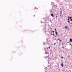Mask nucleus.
Masks as SVG:
<instances>
[{
  "mask_svg": "<svg viewBox=\"0 0 72 72\" xmlns=\"http://www.w3.org/2000/svg\"><path fill=\"white\" fill-rule=\"evenodd\" d=\"M70 41H71V42H72V39L71 38L70 39Z\"/></svg>",
  "mask_w": 72,
  "mask_h": 72,
  "instance_id": "f257e3e1",
  "label": "nucleus"
},
{
  "mask_svg": "<svg viewBox=\"0 0 72 72\" xmlns=\"http://www.w3.org/2000/svg\"><path fill=\"white\" fill-rule=\"evenodd\" d=\"M51 16H52L53 17H54V15H53V14H51Z\"/></svg>",
  "mask_w": 72,
  "mask_h": 72,
  "instance_id": "f03ea898",
  "label": "nucleus"
},
{
  "mask_svg": "<svg viewBox=\"0 0 72 72\" xmlns=\"http://www.w3.org/2000/svg\"><path fill=\"white\" fill-rule=\"evenodd\" d=\"M65 28H66V29H67V28H68V27H67V26H65Z\"/></svg>",
  "mask_w": 72,
  "mask_h": 72,
  "instance_id": "7ed1b4c3",
  "label": "nucleus"
},
{
  "mask_svg": "<svg viewBox=\"0 0 72 72\" xmlns=\"http://www.w3.org/2000/svg\"><path fill=\"white\" fill-rule=\"evenodd\" d=\"M55 34L56 35H58V32H56L55 33Z\"/></svg>",
  "mask_w": 72,
  "mask_h": 72,
  "instance_id": "20e7f679",
  "label": "nucleus"
},
{
  "mask_svg": "<svg viewBox=\"0 0 72 72\" xmlns=\"http://www.w3.org/2000/svg\"><path fill=\"white\" fill-rule=\"evenodd\" d=\"M61 66H62V67H63V63H62L61 64Z\"/></svg>",
  "mask_w": 72,
  "mask_h": 72,
  "instance_id": "39448f33",
  "label": "nucleus"
},
{
  "mask_svg": "<svg viewBox=\"0 0 72 72\" xmlns=\"http://www.w3.org/2000/svg\"><path fill=\"white\" fill-rule=\"evenodd\" d=\"M50 46L49 47H48L47 49H50Z\"/></svg>",
  "mask_w": 72,
  "mask_h": 72,
  "instance_id": "423d86ee",
  "label": "nucleus"
},
{
  "mask_svg": "<svg viewBox=\"0 0 72 72\" xmlns=\"http://www.w3.org/2000/svg\"><path fill=\"white\" fill-rule=\"evenodd\" d=\"M58 39V40H59V41H62V40H60V39Z\"/></svg>",
  "mask_w": 72,
  "mask_h": 72,
  "instance_id": "0eeeda50",
  "label": "nucleus"
},
{
  "mask_svg": "<svg viewBox=\"0 0 72 72\" xmlns=\"http://www.w3.org/2000/svg\"><path fill=\"white\" fill-rule=\"evenodd\" d=\"M70 18V17H69V16L68 17V19H69Z\"/></svg>",
  "mask_w": 72,
  "mask_h": 72,
  "instance_id": "6e6552de",
  "label": "nucleus"
},
{
  "mask_svg": "<svg viewBox=\"0 0 72 72\" xmlns=\"http://www.w3.org/2000/svg\"><path fill=\"white\" fill-rule=\"evenodd\" d=\"M45 58H46V59H47L46 58H48V57H45Z\"/></svg>",
  "mask_w": 72,
  "mask_h": 72,
  "instance_id": "1a4fd4ad",
  "label": "nucleus"
},
{
  "mask_svg": "<svg viewBox=\"0 0 72 72\" xmlns=\"http://www.w3.org/2000/svg\"><path fill=\"white\" fill-rule=\"evenodd\" d=\"M51 3H52V5H53V4H54V3H53V2H51Z\"/></svg>",
  "mask_w": 72,
  "mask_h": 72,
  "instance_id": "9d476101",
  "label": "nucleus"
},
{
  "mask_svg": "<svg viewBox=\"0 0 72 72\" xmlns=\"http://www.w3.org/2000/svg\"><path fill=\"white\" fill-rule=\"evenodd\" d=\"M55 31L56 32H57V30H56V29H55Z\"/></svg>",
  "mask_w": 72,
  "mask_h": 72,
  "instance_id": "9b49d317",
  "label": "nucleus"
},
{
  "mask_svg": "<svg viewBox=\"0 0 72 72\" xmlns=\"http://www.w3.org/2000/svg\"><path fill=\"white\" fill-rule=\"evenodd\" d=\"M52 32H53V33H54V31H52Z\"/></svg>",
  "mask_w": 72,
  "mask_h": 72,
  "instance_id": "f8f14e48",
  "label": "nucleus"
},
{
  "mask_svg": "<svg viewBox=\"0 0 72 72\" xmlns=\"http://www.w3.org/2000/svg\"><path fill=\"white\" fill-rule=\"evenodd\" d=\"M60 14H62V12L60 13Z\"/></svg>",
  "mask_w": 72,
  "mask_h": 72,
  "instance_id": "ddd939ff",
  "label": "nucleus"
},
{
  "mask_svg": "<svg viewBox=\"0 0 72 72\" xmlns=\"http://www.w3.org/2000/svg\"><path fill=\"white\" fill-rule=\"evenodd\" d=\"M72 18V17H70V19H71Z\"/></svg>",
  "mask_w": 72,
  "mask_h": 72,
  "instance_id": "4468645a",
  "label": "nucleus"
},
{
  "mask_svg": "<svg viewBox=\"0 0 72 72\" xmlns=\"http://www.w3.org/2000/svg\"><path fill=\"white\" fill-rule=\"evenodd\" d=\"M52 35H53V36H55L54 34V33H53L52 34Z\"/></svg>",
  "mask_w": 72,
  "mask_h": 72,
  "instance_id": "2eb2a0df",
  "label": "nucleus"
},
{
  "mask_svg": "<svg viewBox=\"0 0 72 72\" xmlns=\"http://www.w3.org/2000/svg\"><path fill=\"white\" fill-rule=\"evenodd\" d=\"M69 45H71L72 44H69Z\"/></svg>",
  "mask_w": 72,
  "mask_h": 72,
  "instance_id": "dca6fc26",
  "label": "nucleus"
},
{
  "mask_svg": "<svg viewBox=\"0 0 72 72\" xmlns=\"http://www.w3.org/2000/svg\"><path fill=\"white\" fill-rule=\"evenodd\" d=\"M45 53H46L47 54H48V53L46 52H45Z\"/></svg>",
  "mask_w": 72,
  "mask_h": 72,
  "instance_id": "f3484780",
  "label": "nucleus"
},
{
  "mask_svg": "<svg viewBox=\"0 0 72 72\" xmlns=\"http://www.w3.org/2000/svg\"><path fill=\"white\" fill-rule=\"evenodd\" d=\"M68 22H69V21H68Z\"/></svg>",
  "mask_w": 72,
  "mask_h": 72,
  "instance_id": "a211bd4d",
  "label": "nucleus"
},
{
  "mask_svg": "<svg viewBox=\"0 0 72 72\" xmlns=\"http://www.w3.org/2000/svg\"><path fill=\"white\" fill-rule=\"evenodd\" d=\"M61 58H62V59H63V57H61Z\"/></svg>",
  "mask_w": 72,
  "mask_h": 72,
  "instance_id": "6ab92c4d",
  "label": "nucleus"
},
{
  "mask_svg": "<svg viewBox=\"0 0 72 72\" xmlns=\"http://www.w3.org/2000/svg\"><path fill=\"white\" fill-rule=\"evenodd\" d=\"M69 19H68V20H69Z\"/></svg>",
  "mask_w": 72,
  "mask_h": 72,
  "instance_id": "aec40b11",
  "label": "nucleus"
},
{
  "mask_svg": "<svg viewBox=\"0 0 72 72\" xmlns=\"http://www.w3.org/2000/svg\"><path fill=\"white\" fill-rule=\"evenodd\" d=\"M51 35H52V33L51 34Z\"/></svg>",
  "mask_w": 72,
  "mask_h": 72,
  "instance_id": "412c9836",
  "label": "nucleus"
},
{
  "mask_svg": "<svg viewBox=\"0 0 72 72\" xmlns=\"http://www.w3.org/2000/svg\"><path fill=\"white\" fill-rule=\"evenodd\" d=\"M35 9H36V7H35Z\"/></svg>",
  "mask_w": 72,
  "mask_h": 72,
  "instance_id": "4be33fe9",
  "label": "nucleus"
},
{
  "mask_svg": "<svg viewBox=\"0 0 72 72\" xmlns=\"http://www.w3.org/2000/svg\"><path fill=\"white\" fill-rule=\"evenodd\" d=\"M60 16H61V15H60Z\"/></svg>",
  "mask_w": 72,
  "mask_h": 72,
  "instance_id": "5701e85b",
  "label": "nucleus"
},
{
  "mask_svg": "<svg viewBox=\"0 0 72 72\" xmlns=\"http://www.w3.org/2000/svg\"><path fill=\"white\" fill-rule=\"evenodd\" d=\"M56 17H57V16H56Z\"/></svg>",
  "mask_w": 72,
  "mask_h": 72,
  "instance_id": "b1692460",
  "label": "nucleus"
},
{
  "mask_svg": "<svg viewBox=\"0 0 72 72\" xmlns=\"http://www.w3.org/2000/svg\"><path fill=\"white\" fill-rule=\"evenodd\" d=\"M70 24L71 25V24H72V23H71Z\"/></svg>",
  "mask_w": 72,
  "mask_h": 72,
  "instance_id": "393cba45",
  "label": "nucleus"
},
{
  "mask_svg": "<svg viewBox=\"0 0 72 72\" xmlns=\"http://www.w3.org/2000/svg\"><path fill=\"white\" fill-rule=\"evenodd\" d=\"M62 48H64V47H62Z\"/></svg>",
  "mask_w": 72,
  "mask_h": 72,
  "instance_id": "a878e982",
  "label": "nucleus"
},
{
  "mask_svg": "<svg viewBox=\"0 0 72 72\" xmlns=\"http://www.w3.org/2000/svg\"><path fill=\"white\" fill-rule=\"evenodd\" d=\"M34 16L35 17V15H34Z\"/></svg>",
  "mask_w": 72,
  "mask_h": 72,
  "instance_id": "bb28decb",
  "label": "nucleus"
}]
</instances>
